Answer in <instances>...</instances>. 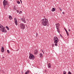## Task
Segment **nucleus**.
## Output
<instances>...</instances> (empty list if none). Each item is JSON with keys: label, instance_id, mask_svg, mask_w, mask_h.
Returning <instances> with one entry per match:
<instances>
[{"label": "nucleus", "instance_id": "obj_21", "mask_svg": "<svg viewBox=\"0 0 74 74\" xmlns=\"http://www.w3.org/2000/svg\"><path fill=\"white\" fill-rule=\"evenodd\" d=\"M7 52L8 53H10V51L9 50H7Z\"/></svg>", "mask_w": 74, "mask_h": 74}, {"label": "nucleus", "instance_id": "obj_10", "mask_svg": "<svg viewBox=\"0 0 74 74\" xmlns=\"http://www.w3.org/2000/svg\"><path fill=\"white\" fill-rule=\"evenodd\" d=\"M53 40H59V39H58V38L57 37L55 36L54 37Z\"/></svg>", "mask_w": 74, "mask_h": 74}, {"label": "nucleus", "instance_id": "obj_5", "mask_svg": "<svg viewBox=\"0 0 74 74\" xmlns=\"http://www.w3.org/2000/svg\"><path fill=\"white\" fill-rule=\"evenodd\" d=\"M4 27H3V26L1 24H0V30L1 32H4Z\"/></svg>", "mask_w": 74, "mask_h": 74}, {"label": "nucleus", "instance_id": "obj_1", "mask_svg": "<svg viewBox=\"0 0 74 74\" xmlns=\"http://www.w3.org/2000/svg\"><path fill=\"white\" fill-rule=\"evenodd\" d=\"M42 23L43 26H46L48 24V20L46 18H43L42 20Z\"/></svg>", "mask_w": 74, "mask_h": 74}, {"label": "nucleus", "instance_id": "obj_36", "mask_svg": "<svg viewBox=\"0 0 74 74\" xmlns=\"http://www.w3.org/2000/svg\"><path fill=\"white\" fill-rule=\"evenodd\" d=\"M42 52H44V51H43V50H42Z\"/></svg>", "mask_w": 74, "mask_h": 74}, {"label": "nucleus", "instance_id": "obj_17", "mask_svg": "<svg viewBox=\"0 0 74 74\" xmlns=\"http://www.w3.org/2000/svg\"><path fill=\"white\" fill-rule=\"evenodd\" d=\"M6 28L8 30H10V28H9L8 26H6Z\"/></svg>", "mask_w": 74, "mask_h": 74}, {"label": "nucleus", "instance_id": "obj_20", "mask_svg": "<svg viewBox=\"0 0 74 74\" xmlns=\"http://www.w3.org/2000/svg\"><path fill=\"white\" fill-rule=\"evenodd\" d=\"M66 74V72L65 71H64L63 74Z\"/></svg>", "mask_w": 74, "mask_h": 74}, {"label": "nucleus", "instance_id": "obj_4", "mask_svg": "<svg viewBox=\"0 0 74 74\" xmlns=\"http://www.w3.org/2000/svg\"><path fill=\"white\" fill-rule=\"evenodd\" d=\"M20 27H21V29H23L25 28V25L24 24L21 23L20 24Z\"/></svg>", "mask_w": 74, "mask_h": 74}, {"label": "nucleus", "instance_id": "obj_12", "mask_svg": "<svg viewBox=\"0 0 74 74\" xmlns=\"http://www.w3.org/2000/svg\"><path fill=\"white\" fill-rule=\"evenodd\" d=\"M56 28L57 29L58 27H59V26L60 24H59V23H58V24H56Z\"/></svg>", "mask_w": 74, "mask_h": 74}, {"label": "nucleus", "instance_id": "obj_38", "mask_svg": "<svg viewBox=\"0 0 74 74\" xmlns=\"http://www.w3.org/2000/svg\"><path fill=\"white\" fill-rule=\"evenodd\" d=\"M18 50H19V49H18V50H16V51H18Z\"/></svg>", "mask_w": 74, "mask_h": 74}, {"label": "nucleus", "instance_id": "obj_25", "mask_svg": "<svg viewBox=\"0 0 74 74\" xmlns=\"http://www.w3.org/2000/svg\"><path fill=\"white\" fill-rule=\"evenodd\" d=\"M66 34H67V36H69V33Z\"/></svg>", "mask_w": 74, "mask_h": 74}, {"label": "nucleus", "instance_id": "obj_2", "mask_svg": "<svg viewBox=\"0 0 74 74\" xmlns=\"http://www.w3.org/2000/svg\"><path fill=\"white\" fill-rule=\"evenodd\" d=\"M4 7L5 8H8L9 5L8 4V1L6 0H4L3 2Z\"/></svg>", "mask_w": 74, "mask_h": 74}, {"label": "nucleus", "instance_id": "obj_22", "mask_svg": "<svg viewBox=\"0 0 74 74\" xmlns=\"http://www.w3.org/2000/svg\"><path fill=\"white\" fill-rule=\"evenodd\" d=\"M22 12L21 11H20L19 14H22Z\"/></svg>", "mask_w": 74, "mask_h": 74}, {"label": "nucleus", "instance_id": "obj_8", "mask_svg": "<svg viewBox=\"0 0 74 74\" xmlns=\"http://www.w3.org/2000/svg\"><path fill=\"white\" fill-rule=\"evenodd\" d=\"M14 22L16 25H18V23L17 22V20H16V18H14Z\"/></svg>", "mask_w": 74, "mask_h": 74}, {"label": "nucleus", "instance_id": "obj_27", "mask_svg": "<svg viewBox=\"0 0 74 74\" xmlns=\"http://www.w3.org/2000/svg\"><path fill=\"white\" fill-rule=\"evenodd\" d=\"M16 11H17V13H19V10H17Z\"/></svg>", "mask_w": 74, "mask_h": 74}, {"label": "nucleus", "instance_id": "obj_31", "mask_svg": "<svg viewBox=\"0 0 74 74\" xmlns=\"http://www.w3.org/2000/svg\"><path fill=\"white\" fill-rule=\"evenodd\" d=\"M1 71H2V73H4V71L2 70H1Z\"/></svg>", "mask_w": 74, "mask_h": 74}, {"label": "nucleus", "instance_id": "obj_30", "mask_svg": "<svg viewBox=\"0 0 74 74\" xmlns=\"http://www.w3.org/2000/svg\"><path fill=\"white\" fill-rule=\"evenodd\" d=\"M60 36L61 37V38H62V35L61 34L60 35Z\"/></svg>", "mask_w": 74, "mask_h": 74}, {"label": "nucleus", "instance_id": "obj_41", "mask_svg": "<svg viewBox=\"0 0 74 74\" xmlns=\"http://www.w3.org/2000/svg\"><path fill=\"white\" fill-rule=\"evenodd\" d=\"M20 0V1H21V0Z\"/></svg>", "mask_w": 74, "mask_h": 74}, {"label": "nucleus", "instance_id": "obj_6", "mask_svg": "<svg viewBox=\"0 0 74 74\" xmlns=\"http://www.w3.org/2000/svg\"><path fill=\"white\" fill-rule=\"evenodd\" d=\"M54 40V43H55V46H57L58 44L57 43L59 42V40Z\"/></svg>", "mask_w": 74, "mask_h": 74}, {"label": "nucleus", "instance_id": "obj_14", "mask_svg": "<svg viewBox=\"0 0 74 74\" xmlns=\"http://www.w3.org/2000/svg\"><path fill=\"white\" fill-rule=\"evenodd\" d=\"M55 11V9L54 8H53L52 10H51V11L53 12L54 11Z\"/></svg>", "mask_w": 74, "mask_h": 74}, {"label": "nucleus", "instance_id": "obj_15", "mask_svg": "<svg viewBox=\"0 0 74 74\" xmlns=\"http://www.w3.org/2000/svg\"><path fill=\"white\" fill-rule=\"evenodd\" d=\"M9 18L11 20V19H12V16H11V15H9Z\"/></svg>", "mask_w": 74, "mask_h": 74}, {"label": "nucleus", "instance_id": "obj_39", "mask_svg": "<svg viewBox=\"0 0 74 74\" xmlns=\"http://www.w3.org/2000/svg\"><path fill=\"white\" fill-rule=\"evenodd\" d=\"M43 53L44 54V51L43 52Z\"/></svg>", "mask_w": 74, "mask_h": 74}, {"label": "nucleus", "instance_id": "obj_28", "mask_svg": "<svg viewBox=\"0 0 74 74\" xmlns=\"http://www.w3.org/2000/svg\"><path fill=\"white\" fill-rule=\"evenodd\" d=\"M52 46L53 47H54L55 46V45L53 44H52Z\"/></svg>", "mask_w": 74, "mask_h": 74}, {"label": "nucleus", "instance_id": "obj_19", "mask_svg": "<svg viewBox=\"0 0 74 74\" xmlns=\"http://www.w3.org/2000/svg\"><path fill=\"white\" fill-rule=\"evenodd\" d=\"M57 31L59 33V32H59V29H58V28H57Z\"/></svg>", "mask_w": 74, "mask_h": 74}, {"label": "nucleus", "instance_id": "obj_7", "mask_svg": "<svg viewBox=\"0 0 74 74\" xmlns=\"http://www.w3.org/2000/svg\"><path fill=\"white\" fill-rule=\"evenodd\" d=\"M21 20L22 21V22H23L24 23H26V20H25V19L24 18H21Z\"/></svg>", "mask_w": 74, "mask_h": 74}, {"label": "nucleus", "instance_id": "obj_34", "mask_svg": "<svg viewBox=\"0 0 74 74\" xmlns=\"http://www.w3.org/2000/svg\"><path fill=\"white\" fill-rule=\"evenodd\" d=\"M70 31H71V30H70V29H69V32H70Z\"/></svg>", "mask_w": 74, "mask_h": 74}, {"label": "nucleus", "instance_id": "obj_16", "mask_svg": "<svg viewBox=\"0 0 74 74\" xmlns=\"http://www.w3.org/2000/svg\"><path fill=\"white\" fill-rule=\"evenodd\" d=\"M4 31L3 32H4L5 33H7V31L5 30V29H4V28L3 29Z\"/></svg>", "mask_w": 74, "mask_h": 74}, {"label": "nucleus", "instance_id": "obj_24", "mask_svg": "<svg viewBox=\"0 0 74 74\" xmlns=\"http://www.w3.org/2000/svg\"><path fill=\"white\" fill-rule=\"evenodd\" d=\"M68 74H71V73L69 71L68 72Z\"/></svg>", "mask_w": 74, "mask_h": 74}, {"label": "nucleus", "instance_id": "obj_13", "mask_svg": "<svg viewBox=\"0 0 74 74\" xmlns=\"http://www.w3.org/2000/svg\"><path fill=\"white\" fill-rule=\"evenodd\" d=\"M38 51H37V50H36L34 51V54L35 55H36Z\"/></svg>", "mask_w": 74, "mask_h": 74}, {"label": "nucleus", "instance_id": "obj_18", "mask_svg": "<svg viewBox=\"0 0 74 74\" xmlns=\"http://www.w3.org/2000/svg\"><path fill=\"white\" fill-rule=\"evenodd\" d=\"M42 56V53H40V58H41Z\"/></svg>", "mask_w": 74, "mask_h": 74}, {"label": "nucleus", "instance_id": "obj_35", "mask_svg": "<svg viewBox=\"0 0 74 74\" xmlns=\"http://www.w3.org/2000/svg\"><path fill=\"white\" fill-rule=\"evenodd\" d=\"M65 30L66 32H67V30H66V29H65Z\"/></svg>", "mask_w": 74, "mask_h": 74}, {"label": "nucleus", "instance_id": "obj_9", "mask_svg": "<svg viewBox=\"0 0 74 74\" xmlns=\"http://www.w3.org/2000/svg\"><path fill=\"white\" fill-rule=\"evenodd\" d=\"M51 66H52V65H51V64H50V63H49L48 64V67L49 69H51Z\"/></svg>", "mask_w": 74, "mask_h": 74}, {"label": "nucleus", "instance_id": "obj_33", "mask_svg": "<svg viewBox=\"0 0 74 74\" xmlns=\"http://www.w3.org/2000/svg\"><path fill=\"white\" fill-rule=\"evenodd\" d=\"M66 34H67V33H69V32H68L66 31Z\"/></svg>", "mask_w": 74, "mask_h": 74}, {"label": "nucleus", "instance_id": "obj_29", "mask_svg": "<svg viewBox=\"0 0 74 74\" xmlns=\"http://www.w3.org/2000/svg\"><path fill=\"white\" fill-rule=\"evenodd\" d=\"M60 11H62V9L60 8Z\"/></svg>", "mask_w": 74, "mask_h": 74}, {"label": "nucleus", "instance_id": "obj_26", "mask_svg": "<svg viewBox=\"0 0 74 74\" xmlns=\"http://www.w3.org/2000/svg\"><path fill=\"white\" fill-rule=\"evenodd\" d=\"M17 3H18V4H20V2H19V1H18V2H17Z\"/></svg>", "mask_w": 74, "mask_h": 74}, {"label": "nucleus", "instance_id": "obj_11", "mask_svg": "<svg viewBox=\"0 0 74 74\" xmlns=\"http://www.w3.org/2000/svg\"><path fill=\"white\" fill-rule=\"evenodd\" d=\"M1 51L2 52H4V48L3 47H2L1 48Z\"/></svg>", "mask_w": 74, "mask_h": 74}, {"label": "nucleus", "instance_id": "obj_37", "mask_svg": "<svg viewBox=\"0 0 74 74\" xmlns=\"http://www.w3.org/2000/svg\"><path fill=\"white\" fill-rule=\"evenodd\" d=\"M21 3H22V0L20 1Z\"/></svg>", "mask_w": 74, "mask_h": 74}, {"label": "nucleus", "instance_id": "obj_32", "mask_svg": "<svg viewBox=\"0 0 74 74\" xmlns=\"http://www.w3.org/2000/svg\"><path fill=\"white\" fill-rule=\"evenodd\" d=\"M62 14H64V12H62Z\"/></svg>", "mask_w": 74, "mask_h": 74}, {"label": "nucleus", "instance_id": "obj_3", "mask_svg": "<svg viewBox=\"0 0 74 74\" xmlns=\"http://www.w3.org/2000/svg\"><path fill=\"white\" fill-rule=\"evenodd\" d=\"M29 55L30 56L29 57V59H30V60L32 59V60L34 59L35 58V57H34V56L31 53H30L29 54Z\"/></svg>", "mask_w": 74, "mask_h": 74}, {"label": "nucleus", "instance_id": "obj_40", "mask_svg": "<svg viewBox=\"0 0 74 74\" xmlns=\"http://www.w3.org/2000/svg\"><path fill=\"white\" fill-rule=\"evenodd\" d=\"M3 58H4V57H3Z\"/></svg>", "mask_w": 74, "mask_h": 74}, {"label": "nucleus", "instance_id": "obj_23", "mask_svg": "<svg viewBox=\"0 0 74 74\" xmlns=\"http://www.w3.org/2000/svg\"><path fill=\"white\" fill-rule=\"evenodd\" d=\"M38 36V34H37V33H36V37H37Z\"/></svg>", "mask_w": 74, "mask_h": 74}]
</instances>
